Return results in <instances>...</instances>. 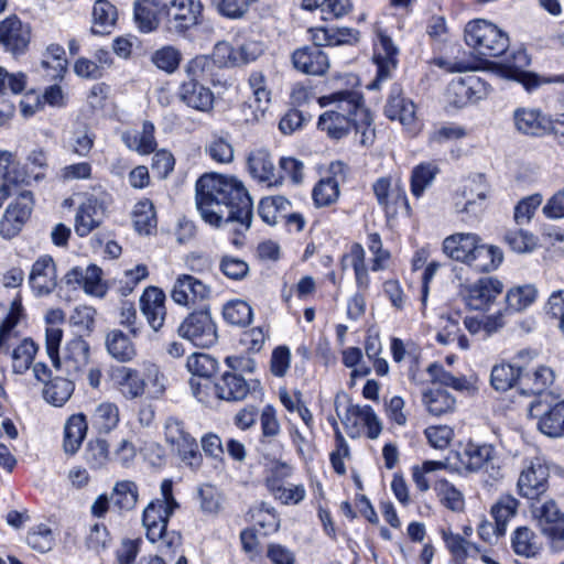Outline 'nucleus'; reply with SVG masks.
<instances>
[{"label": "nucleus", "mask_w": 564, "mask_h": 564, "mask_svg": "<svg viewBox=\"0 0 564 564\" xmlns=\"http://www.w3.org/2000/svg\"><path fill=\"white\" fill-rule=\"evenodd\" d=\"M196 206L214 227L237 224L245 230L252 220V200L242 182L234 176L205 174L196 182Z\"/></svg>", "instance_id": "obj_1"}, {"label": "nucleus", "mask_w": 564, "mask_h": 564, "mask_svg": "<svg viewBox=\"0 0 564 564\" xmlns=\"http://www.w3.org/2000/svg\"><path fill=\"white\" fill-rule=\"evenodd\" d=\"M321 107L335 106L318 118V128L332 139H341L354 127L359 134V143L364 147L372 144L375 129L372 118L364 104L362 96L357 90H338L318 98Z\"/></svg>", "instance_id": "obj_2"}, {"label": "nucleus", "mask_w": 564, "mask_h": 564, "mask_svg": "<svg viewBox=\"0 0 564 564\" xmlns=\"http://www.w3.org/2000/svg\"><path fill=\"white\" fill-rule=\"evenodd\" d=\"M24 317L21 299L15 297L0 325V354H9L10 348L13 347L11 358L15 373H24L29 370L37 351V346L31 338H23L17 344L19 339L17 327Z\"/></svg>", "instance_id": "obj_3"}, {"label": "nucleus", "mask_w": 564, "mask_h": 564, "mask_svg": "<svg viewBox=\"0 0 564 564\" xmlns=\"http://www.w3.org/2000/svg\"><path fill=\"white\" fill-rule=\"evenodd\" d=\"M465 42L482 57H498L509 48L508 34L486 19H475L465 25Z\"/></svg>", "instance_id": "obj_4"}, {"label": "nucleus", "mask_w": 564, "mask_h": 564, "mask_svg": "<svg viewBox=\"0 0 564 564\" xmlns=\"http://www.w3.org/2000/svg\"><path fill=\"white\" fill-rule=\"evenodd\" d=\"M530 63L531 58L525 48L520 47L512 53L511 58L506 64L498 68L497 74L502 78L520 83L527 91H532L543 84H564V74L545 78L525 70Z\"/></svg>", "instance_id": "obj_5"}, {"label": "nucleus", "mask_w": 564, "mask_h": 564, "mask_svg": "<svg viewBox=\"0 0 564 564\" xmlns=\"http://www.w3.org/2000/svg\"><path fill=\"white\" fill-rule=\"evenodd\" d=\"M462 468L467 473L482 471L494 481L502 478L496 448L490 444L469 442L458 454Z\"/></svg>", "instance_id": "obj_6"}, {"label": "nucleus", "mask_w": 564, "mask_h": 564, "mask_svg": "<svg viewBox=\"0 0 564 564\" xmlns=\"http://www.w3.org/2000/svg\"><path fill=\"white\" fill-rule=\"evenodd\" d=\"M528 414L536 420V429L545 436H564V400L552 405L547 398H535L529 404Z\"/></svg>", "instance_id": "obj_7"}, {"label": "nucleus", "mask_w": 564, "mask_h": 564, "mask_svg": "<svg viewBox=\"0 0 564 564\" xmlns=\"http://www.w3.org/2000/svg\"><path fill=\"white\" fill-rule=\"evenodd\" d=\"M177 333L182 338L203 348L215 345L218 338L216 324L207 308L188 314L178 326Z\"/></svg>", "instance_id": "obj_8"}, {"label": "nucleus", "mask_w": 564, "mask_h": 564, "mask_svg": "<svg viewBox=\"0 0 564 564\" xmlns=\"http://www.w3.org/2000/svg\"><path fill=\"white\" fill-rule=\"evenodd\" d=\"M164 435L166 442L177 452L186 465L193 469L200 466L202 455L197 442L181 420L167 417L164 424Z\"/></svg>", "instance_id": "obj_9"}, {"label": "nucleus", "mask_w": 564, "mask_h": 564, "mask_svg": "<svg viewBox=\"0 0 564 564\" xmlns=\"http://www.w3.org/2000/svg\"><path fill=\"white\" fill-rule=\"evenodd\" d=\"M503 284L492 276H484L460 286L459 294L467 307L475 311L488 310L502 293Z\"/></svg>", "instance_id": "obj_10"}, {"label": "nucleus", "mask_w": 564, "mask_h": 564, "mask_svg": "<svg viewBox=\"0 0 564 564\" xmlns=\"http://www.w3.org/2000/svg\"><path fill=\"white\" fill-rule=\"evenodd\" d=\"M532 513L542 533L549 539L552 550L562 552L564 550V513L553 500L533 507Z\"/></svg>", "instance_id": "obj_11"}, {"label": "nucleus", "mask_w": 564, "mask_h": 564, "mask_svg": "<svg viewBox=\"0 0 564 564\" xmlns=\"http://www.w3.org/2000/svg\"><path fill=\"white\" fill-rule=\"evenodd\" d=\"M202 12L200 0H171L165 3L166 26L170 32L182 35L199 23Z\"/></svg>", "instance_id": "obj_12"}, {"label": "nucleus", "mask_w": 564, "mask_h": 564, "mask_svg": "<svg viewBox=\"0 0 564 564\" xmlns=\"http://www.w3.org/2000/svg\"><path fill=\"white\" fill-rule=\"evenodd\" d=\"M33 205V194L30 191L21 192L0 220V235L6 239L15 237L30 218Z\"/></svg>", "instance_id": "obj_13"}, {"label": "nucleus", "mask_w": 564, "mask_h": 564, "mask_svg": "<svg viewBox=\"0 0 564 564\" xmlns=\"http://www.w3.org/2000/svg\"><path fill=\"white\" fill-rule=\"evenodd\" d=\"M175 510L170 506H164V501H151L143 510L142 523L147 531V538L150 542H162L167 547L172 541L167 540V523L170 517Z\"/></svg>", "instance_id": "obj_14"}, {"label": "nucleus", "mask_w": 564, "mask_h": 564, "mask_svg": "<svg viewBox=\"0 0 564 564\" xmlns=\"http://www.w3.org/2000/svg\"><path fill=\"white\" fill-rule=\"evenodd\" d=\"M31 41V29L17 15L0 21V46L13 56L24 54Z\"/></svg>", "instance_id": "obj_15"}, {"label": "nucleus", "mask_w": 564, "mask_h": 564, "mask_svg": "<svg viewBox=\"0 0 564 564\" xmlns=\"http://www.w3.org/2000/svg\"><path fill=\"white\" fill-rule=\"evenodd\" d=\"M107 213V203L102 197L88 196L82 202L75 215L74 229L77 236L86 237L98 228Z\"/></svg>", "instance_id": "obj_16"}, {"label": "nucleus", "mask_w": 564, "mask_h": 564, "mask_svg": "<svg viewBox=\"0 0 564 564\" xmlns=\"http://www.w3.org/2000/svg\"><path fill=\"white\" fill-rule=\"evenodd\" d=\"M210 286L189 274H180L172 286L171 297L181 306H194L210 296Z\"/></svg>", "instance_id": "obj_17"}, {"label": "nucleus", "mask_w": 564, "mask_h": 564, "mask_svg": "<svg viewBox=\"0 0 564 564\" xmlns=\"http://www.w3.org/2000/svg\"><path fill=\"white\" fill-rule=\"evenodd\" d=\"M110 379L115 389L128 401L139 399L145 394V378L135 368L118 366L111 370Z\"/></svg>", "instance_id": "obj_18"}, {"label": "nucleus", "mask_w": 564, "mask_h": 564, "mask_svg": "<svg viewBox=\"0 0 564 564\" xmlns=\"http://www.w3.org/2000/svg\"><path fill=\"white\" fill-rule=\"evenodd\" d=\"M549 470L540 460L530 462L520 473L518 491L520 496L534 500L547 490Z\"/></svg>", "instance_id": "obj_19"}, {"label": "nucleus", "mask_w": 564, "mask_h": 564, "mask_svg": "<svg viewBox=\"0 0 564 564\" xmlns=\"http://www.w3.org/2000/svg\"><path fill=\"white\" fill-rule=\"evenodd\" d=\"M29 284L37 297L51 294L57 285L56 268L53 258L41 256L31 267Z\"/></svg>", "instance_id": "obj_20"}, {"label": "nucleus", "mask_w": 564, "mask_h": 564, "mask_svg": "<svg viewBox=\"0 0 564 564\" xmlns=\"http://www.w3.org/2000/svg\"><path fill=\"white\" fill-rule=\"evenodd\" d=\"M399 50L393 41L383 31L377 32L375 42L373 62L377 65V77L373 86L378 82L387 80L398 66Z\"/></svg>", "instance_id": "obj_21"}, {"label": "nucleus", "mask_w": 564, "mask_h": 564, "mask_svg": "<svg viewBox=\"0 0 564 564\" xmlns=\"http://www.w3.org/2000/svg\"><path fill=\"white\" fill-rule=\"evenodd\" d=\"M513 122L517 131L525 135L543 137L552 129L551 117L538 108H517Z\"/></svg>", "instance_id": "obj_22"}, {"label": "nucleus", "mask_w": 564, "mask_h": 564, "mask_svg": "<svg viewBox=\"0 0 564 564\" xmlns=\"http://www.w3.org/2000/svg\"><path fill=\"white\" fill-rule=\"evenodd\" d=\"M67 285L82 288L85 293L94 296H104L106 286L101 280V269L95 264L86 268L74 267L64 276Z\"/></svg>", "instance_id": "obj_23"}, {"label": "nucleus", "mask_w": 564, "mask_h": 564, "mask_svg": "<svg viewBox=\"0 0 564 564\" xmlns=\"http://www.w3.org/2000/svg\"><path fill=\"white\" fill-rule=\"evenodd\" d=\"M140 308L149 326L159 332L166 317L164 292L155 286L147 288L140 297Z\"/></svg>", "instance_id": "obj_24"}, {"label": "nucleus", "mask_w": 564, "mask_h": 564, "mask_svg": "<svg viewBox=\"0 0 564 564\" xmlns=\"http://www.w3.org/2000/svg\"><path fill=\"white\" fill-rule=\"evenodd\" d=\"M479 238L474 232H455L443 240L442 250L449 259L468 265Z\"/></svg>", "instance_id": "obj_25"}, {"label": "nucleus", "mask_w": 564, "mask_h": 564, "mask_svg": "<svg viewBox=\"0 0 564 564\" xmlns=\"http://www.w3.org/2000/svg\"><path fill=\"white\" fill-rule=\"evenodd\" d=\"M248 171L251 176L260 183L268 186H279L282 184V176L275 173V167L271 155L265 149H256L248 155Z\"/></svg>", "instance_id": "obj_26"}, {"label": "nucleus", "mask_w": 564, "mask_h": 564, "mask_svg": "<svg viewBox=\"0 0 564 564\" xmlns=\"http://www.w3.org/2000/svg\"><path fill=\"white\" fill-rule=\"evenodd\" d=\"M177 96L182 102L194 110L210 112L214 108V93L202 83L183 82L178 87Z\"/></svg>", "instance_id": "obj_27"}, {"label": "nucleus", "mask_w": 564, "mask_h": 564, "mask_svg": "<svg viewBox=\"0 0 564 564\" xmlns=\"http://www.w3.org/2000/svg\"><path fill=\"white\" fill-rule=\"evenodd\" d=\"M293 66L307 75L319 76L329 67L328 56L316 46H304L292 54Z\"/></svg>", "instance_id": "obj_28"}, {"label": "nucleus", "mask_w": 564, "mask_h": 564, "mask_svg": "<svg viewBox=\"0 0 564 564\" xmlns=\"http://www.w3.org/2000/svg\"><path fill=\"white\" fill-rule=\"evenodd\" d=\"M384 115L411 129L416 121V107L411 99L403 96L398 86H394L387 100Z\"/></svg>", "instance_id": "obj_29"}, {"label": "nucleus", "mask_w": 564, "mask_h": 564, "mask_svg": "<svg viewBox=\"0 0 564 564\" xmlns=\"http://www.w3.org/2000/svg\"><path fill=\"white\" fill-rule=\"evenodd\" d=\"M89 344L82 337H76L67 341L61 365L63 364L66 371L74 377L84 373L89 364Z\"/></svg>", "instance_id": "obj_30"}, {"label": "nucleus", "mask_w": 564, "mask_h": 564, "mask_svg": "<svg viewBox=\"0 0 564 564\" xmlns=\"http://www.w3.org/2000/svg\"><path fill=\"white\" fill-rule=\"evenodd\" d=\"M165 14V3L162 0H135L133 17L138 30L142 33H150L160 24L159 15Z\"/></svg>", "instance_id": "obj_31"}, {"label": "nucleus", "mask_w": 564, "mask_h": 564, "mask_svg": "<svg viewBox=\"0 0 564 564\" xmlns=\"http://www.w3.org/2000/svg\"><path fill=\"white\" fill-rule=\"evenodd\" d=\"M250 391L247 380L235 372H225L215 383V397L225 401L243 400Z\"/></svg>", "instance_id": "obj_32"}, {"label": "nucleus", "mask_w": 564, "mask_h": 564, "mask_svg": "<svg viewBox=\"0 0 564 564\" xmlns=\"http://www.w3.org/2000/svg\"><path fill=\"white\" fill-rule=\"evenodd\" d=\"M88 430L83 413L70 415L64 425L63 448L66 454L74 455L80 448Z\"/></svg>", "instance_id": "obj_33"}, {"label": "nucleus", "mask_w": 564, "mask_h": 564, "mask_svg": "<svg viewBox=\"0 0 564 564\" xmlns=\"http://www.w3.org/2000/svg\"><path fill=\"white\" fill-rule=\"evenodd\" d=\"M65 50L59 44H50L40 64V72L50 80L62 79L67 69Z\"/></svg>", "instance_id": "obj_34"}, {"label": "nucleus", "mask_w": 564, "mask_h": 564, "mask_svg": "<svg viewBox=\"0 0 564 564\" xmlns=\"http://www.w3.org/2000/svg\"><path fill=\"white\" fill-rule=\"evenodd\" d=\"M486 186L480 178L466 184L456 196L455 206L457 210L459 213L477 214L486 199Z\"/></svg>", "instance_id": "obj_35"}, {"label": "nucleus", "mask_w": 564, "mask_h": 564, "mask_svg": "<svg viewBox=\"0 0 564 564\" xmlns=\"http://www.w3.org/2000/svg\"><path fill=\"white\" fill-rule=\"evenodd\" d=\"M155 127L151 121H144L141 132L126 131L121 135L124 145L141 155L152 153L156 148V140L154 137Z\"/></svg>", "instance_id": "obj_36"}, {"label": "nucleus", "mask_w": 564, "mask_h": 564, "mask_svg": "<svg viewBox=\"0 0 564 564\" xmlns=\"http://www.w3.org/2000/svg\"><path fill=\"white\" fill-rule=\"evenodd\" d=\"M106 348L108 354L119 362H130L138 355L135 345L128 335L119 329H113L107 334Z\"/></svg>", "instance_id": "obj_37"}, {"label": "nucleus", "mask_w": 564, "mask_h": 564, "mask_svg": "<svg viewBox=\"0 0 564 564\" xmlns=\"http://www.w3.org/2000/svg\"><path fill=\"white\" fill-rule=\"evenodd\" d=\"M90 421L98 433L109 434L120 422V411L115 402L104 401L94 409Z\"/></svg>", "instance_id": "obj_38"}, {"label": "nucleus", "mask_w": 564, "mask_h": 564, "mask_svg": "<svg viewBox=\"0 0 564 564\" xmlns=\"http://www.w3.org/2000/svg\"><path fill=\"white\" fill-rule=\"evenodd\" d=\"M502 251L495 246L485 245L479 238V242L473 253L469 267L480 272H489L496 270L502 262Z\"/></svg>", "instance_id": "obj_39"}, {"label": "nucleus", "mask_w": 564, "mask_h": 564, "mask_svg": "<svg viewBox=\"0 0 564 564\" xmlns=\"http://www.w3.org/2000/svg\"><path fill=\"white\" fill-rule=\"evenodd\" d=\"M521 377V365L513 366L512 362L501 361L496 364L490 372V384L496 391H508L512 389Z\"/></svg>", "instance_id": "obj_40"}, {"label": "nucleus", "mask_w": 564, "mask_h": 564, "mask_svg": "<svg viewBox=\"0 0 564 564\" xmlns=\"http://www.w3.org/2000/svg\"><path fill=\"white\" fill-rule=\"evenodd\" d=\"M118 19L117 8L108 0H96L93 7V32L110 33Z\"/></svg>", "instance_id": "obj_41"}, {"label": "nucleus", "mask_w": 564, "mask_h": 564, "mask_svg": "<svg viewBox=\"0 0 564 564\" xmlns=\"http://www.w3.org/2000/svg\"><path fill=\"white\" fill-rule=\"evenodd\" d=\"M422 402L427 412L440 416L452 412L455 408V399L443 389H429L422 394Z\"/></svg>", "instance_id": "obj_42"}, {"label": "nucleus", "mask_w": 564, "mask_h": 564, "mask_svg": "<svg viewBox=\"0 0 564 564\" xmlns=\"http://www.w3.org/2000/svg\"><path fill=\"white\" fill-rule=\"evenodd\" d=\"M511 544L516 554L524 557H533L541 550L538 535L528 527H520L513 532Z\"/></svg>", "instance_id": "obj_43"}, {"label": "nucleus", "mask_w": 564, "mask_h": 564, "mask_svg": "<svg viewBox=\"0 0 564 564\" xmlns=\"http://www.w3.org/2000/svg\"><path fill=\"white\" fill-rule=\"evenodd\" d=\"M218 66L209 55H198L185 65V73L188 80L214 82Z\"/></svg>", "instance_id": "obj_44"}, {"label": "nucleus", "mask_w": 564, "mask_h": 564, "mask_svg": "<svg viewBox=\"0 0 564 564\" xmlns=\"http://www.w3.org/2000/svg\"><path fill=\"white\" fill-rule=\"evenodd\" d=\"M519 502L510 495L502 496L492 507L491 516L495 519V532L497 535H503L508 521L517 513Z\"/></svg>", "instance_id": "obj_45"}, {"label": "nucleus", "mask_w": 564, "mask_h": 564, "mask_svg": "<svg viewBox=\"0 0 564 564\" xmlns=\"http://www.w3.org/2000/svg\"><path fill=\"white\" fill-rule=\"evenodd\" d=\"M538 297L533 284L513 286L506 294L507 308L511 312H522L531 306Z\"/></svg>", "instance_id": "obj_46"}, {"label": "nucleus", "mask_w": 564, "mask_h": 564, "mask_svg": "<svg viewBox=\"0 0 564 564\" xmlns=\"http://www.w3.org/2000/svg\"><path fill=\"white\" fill-rule=\"evenodd\" d=\"M74 383L65 378H54L45 384L44 399L54 406H62L73 394Z\"/></svg>", "instance_id": "obj_47"}, {"label": "nucleus", "mask_w": 564, "mask_h": 564, "mask_svg": "<svg viewBox=\"0 0 564 564\" xmlns=\"http://www.w3.org/2000/svg\"><path fill=\"white\" fill-rule=\"evenodd\" d=\"M345 260L354 269L358 289L366 291L369 288L370 278L365 262V250L362 246L359 243L352 245L349 252L345 256Z\"/></svg>", "instance_id": "obj_48"}, {"label": "nucleus", "mask_w": 564, "mask_h": 564, "mask_svg": "<svg viewBox=\"0 0 564 564\" xmlns=\"http://www.w3.org/2000/svg\"><path fill=\"white\" fill-rule=\"evenodd\" d=\"M290 202L284 196L264 197L260 200L258 213L264 223L274 225L279 217H285L283 213L288 210Z\"/></svg>", "instance_id": "obj_49"}, {"label": "nucleus", "mask_w": 564, "mask_h": 564, "mask_svg": "<svg viewBox=\"0 0 564 564\" xmlns=\"http://www.w3.org/2000/svg\"><path fill=\"white\" fill-rule=\"evenodd\" d=\"M269 492L275 500L285 506L299 505L306 497V490L302 484L294 485L283 482L278 486L276 482L271 481Z\"/></svg>", "instance_id": "obj_50"}, {"label": "nucleus", "mask_w": 564, "mask_h": 564, "mask_svg": "<svg viewBox=\"0 0 564 564\" xmlns=\"http://www.w3.org/2000/svg\"><path fill=\"white\" fill-rule=\"evenodd\" d=\"M438 170L432 163H421L415 166L411 175V193L420 198L424 191L432 185Z\"/></svg>", "instance_id": "obj_51"}, {"label": "nucleus", "mask_w": 564, "mask_h": 564, "mask_svg": "<svg viewBox=\"0 0 564 564\" xmlns=\"http://www.w3.org/2000/svg\"><path fill=\"white\" fill-rule=\"evenodd\" d=\"M132 216L134 227L140 234L148 235L156 226L154 206L149 199L138 202Z\"/></svg>", "instance_id": "obj_52"}, {"label": "nucleus", "mask_w": 564, "mask_h": 564, "mask_svg": "<svg viewBox=\"0 0 564 564\" xmlns=\"http://www.w3.org/2000/svg\"><path fill=\"white\" fill-rule=\"evenodd\" d=\"M434 490L441 502L453 511H460L464 508V496L453 484L446 479H440L434 485Z\"/></svg>", "instance_id": "obj_53"}, {"label": "nucleus", "mask_w": 564, "mask_h": 564, "mask_svg": "<svg viewBox=\"0 0 564 564\" xmlns=\"http://www.w3.org/2000/svg\"><path fill=\"white\" fill-rule=\"evenodd\" d=\"M223 316L231 325L247 326L252 319V308L242 300H234L224 306Z\"/></svg>", "instance_id": "obj_54"}, {"label": "nucleus", "mask_w": 564, "mask_h": 564, "mask_svg": "<svg viewBox=\"0 0 564 564\" xmlns=\"http://www.w3.org/2000/svg\"><path fill=\"white\" fill-rule=\"evenodd\" d=\"M143 378H145V393L150 399L161 398L166 390V377L155 364H145L143 369Z\"/></svg>", "instance_id": "obj_55"}, {"label": "nucleus", "mask_w": 564, "mask_h": 564, "mask_svg": "<svg viewBox=\"0 0 564 564\" xmlns=\"http://www.w3.org/2000/svg\"><path fill=\"white\" fill-rule=\"evenodd\" d=\"M443 539L446 547L458 561H465L470 556H475L479 552V549L475 544L468 542L459 534L444 531Z\"/></svg>", "instance_id": "obj_56"}, {"label": "nucleus", "mask_w": 564, "mask_h": 564, "mask_svg": "<svg viewBox=\"0 0 564 564\" xmlns=\"http://www.w3.org/2000/svg\"><path fill=\"white\" fill-rule=\"evenodd\" d=\"M138 487L131 480L118 481L112 491L115 505L121 510H131L138 501Z\"/></svg>", "instance_id": "obj_57"}, {"label": "nucleus", "mask_w": 564, "mask_h": 564, "mask_svg": "<svg viewBox=\"0 0 564 564\" xmlns=\"http://www.w3.org/2000/svg\"><path fill=\"white\" fill-rule=\"evenodd\" d=\"M217 365L216 359L204 352H194L186 361L187 370L202 379H208L216 371Z\"/></svg>", "instance_id": "obj_58"}, {"label": "nucleus", "mask_w": 564, "mask_h": 564, "mask_svg": "<svg viewBox=\"0 0 564 564\" xmlns=\"http://www.w3.org/2000/svg\"><path fill=\"white\" fill-rule=\"evenodd\" d=\"M205 152L212 160L220 164H228L234 160V147L228 138L223 135H213L205 147Z\"/></svg>", "instance_id": "obj_59"}, {"label": "nucleus", "mask_w": 564, "mask_h": 564, "mask_svg": "<svg viewBox=\"0 0 564 564\" xmlns=\"http://www.w3.org/2000/svg\"><path fill=\"white\" fill-rule=\"evenodd\" d=\"M312 195L316 206H328L339 196L338 182L334 177L322 178L313 188Z\"/></svg>", "instance_id": "obj_60"}, {"label": "nucleus", "mask_w": 564, "mask_h": 564, "mask_svg": "<svg viewBox=\"0 0 564 564\" xmlns=\"http://www.w3.org/2000/svg\"><path fill=\"white\" fill-rule=\"evenodd\" d=\"M26 543L34 551L46 553L53 549L55 535L46 524H39L28 533Z\"/></svg>", "instance_id": "obj_61"}, {"label": "nucleus", "mask_w": 564, "mask_h": 564, "mask_svg": "<svg viewBox=\"0 0 564 564\" xmlns=\"http://www.w3.org/2000/svg\"><path fill=\"white\" fill-rule=\"evenodd\" d=\"M23 182H25V176L17 170L12 154L7 151L0 152V187L7 188Z\"/></svg>", "instance_id": "obj_62"}, {"label": "nucleus", "mask_w": 564, "mask_h": 564, "mask_svg": "<svg viewBox=\"0 0 564 564\" xmlns=\"http://www.w3.org/2000/svg\"><path fill=\"white\" fill-rule=\"evenodd\" d=\"M370 405L360 406L351 404L346 409L343 416L338 413V416L350 437H357L360 435V430L364 426V414H366V412H370Z\"/></svg>", "instance_id": "obj_63"}, {"label": "nucleus", "mask_w": 564, "mask_h": 564, "mask_svg": "<svg viewBox=\"0 0 564 564\" xmlns=\"http://www.w3.org/2000/svg\"><path fill=\"white\" fill-rule=\"evenodd\" d=\"M85 460L94 469L102 468L109 462V445L105 440H94L87 444Z\"/></svg>", "instance_id": "obj_64"}]
</instances>
